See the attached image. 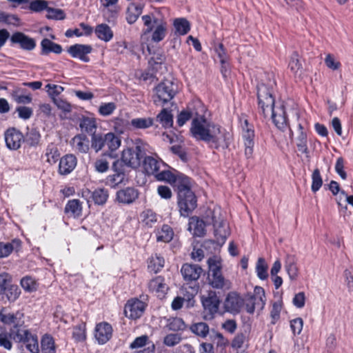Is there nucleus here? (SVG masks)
<instances>
[{"instance_id": "nucleus-1", "label": "nucleus", "mask_w": 353, "mask_h": 353, "mask_svg": "<svg viewBox=\"0 0 353 353\" xmlns=\"http://www.w3.org/2000/svg\"><path fill=\"white\" fill-rule=\"evenodd\" d=\"M190 132L196 140L210 143L215 149L228 148L232 139L230 132L225 128L197 113L192 121Z\"/></svg>"}, {"instance_id": "nucleus-2", "label": "nucleus", "mask_w": 353, "mask_h": 353, "mask_svg": "<svg viewBox=\"0 0 353 353\" xmlns=\"http://www.w3.org/2000/svg\"><path fill=\"white\" fill-rule=\"evenodd\" d=\"M275 81H269L268 83H261L257 85L258 109L261 114L265 118L268 117L270 111L275 105V99L273 96Z\"/></svg>"}, {"instance_id": "nucleus-3", "label": "nucleus", "mask_w": 353, "mask_h": 353, "mask_svg": "<svg viewBox=\"0 0 353 353\" xmlns=\"http://www.w3.org/2000/svg\"><path fill=\"white\" fill-rule=\"evenodd\" d=\"M143 24L146 26L144 34L152 32V40L158 43L163 40L167 33V23L163 19L156 17L153 14H145L141 17Z\"/></svg>"}, {"instance_id": "nucleus-4", "label": "nucleus", "mask_w": 353, "mask_h": 353, "mask_svg": "<svg viewBox=\"0 0 353 353\" xmlns=\"http://www.w3.org/2000/svg\"><path fill=\"white\" fill-rule=\"evenodd\" d=\"M208 213L211 215L210 219H207L208 224H212L214 228V236L216 241L205 240L202 246L205 248L210 247V245H222L225 243V240L230 234L228 224L225 221L219 222L216 220L214 210H208Z\"/></svg>"}, {"instance_id": "nucleus-5", "label": "nucleus", "mask_w": 353, "mask_h": 353, "mask_svg": "<svg viewBox=\"0 0 353 353\" xmlns=\"http://www.w3.org/2000/svg\"><path fill=\"white\" fill-rule=\"evenodd\" d=\"M154 92V103L156 105L163 106L176 95L177 85L172 80L165 79L155 87Z\"/></svg>"}, {"instance_id": "nucleus-6", "label": "nucleus", "mask_w": 353, "mask_h": 353, "mask_svg": "<svg viewBox=\"0 0 353 353\" xmlns=\"http://www.w3.org/2000/svg\"><path fill=\"white\" fill-rule=\"evenodd\" d=\"M19 286L12 283V276L7 273L0 274V297L8 302H14L21 294Z\"/></svg>"}, {"instance_id": "nucleus-7", "label": "nucleus", "mask_w": 353, "mask_h": 353, "mask_svg": "<svg viewBox=\"0 0 353 353\" xmlns=\"http://www.w3.org/2000/svg\"><path fill=\"white\" fill-rule=\"evenodd\" d=\"M145 145L146 144L139 139L137 141V145L134 148H128L123 150L121 155L122 162L132 168H138L141 164V158L143 157Z\"/></svg>"}, {"instance_id": "nucleus-8", "label": "nucleus", "mask_w": 353, "mask_h": 353, "mask_svg": "<svg viewBox=\"0 0 353 353\" xmlns=\"http://www.w3.org/2000/svg\"><path fill=\"white\" fill-rule=\"evenodd\" d=\"M13 339L18 343L26 345L31 353H39L38 336L32 334L28 330L17 329L11 333Z\"/></svg>"}, {"instance_id": "nucleus-9", "label": "nucleus", "mask_w": 353, "mask_h": 353, "mask_svg": "<svg viewBox=\"0 0 353 353\" xmlns=\"http://www.w3.org/2000/svg\"><path fill=\"white\" fill-rule=\"evenodd\" d=\"M201 303L204 310V319H212L218 313L221 300L216 292L210 290L206 296H201Z\"/></svg>"}, {"instance_id": "nucleus-10", "label": "nucleus", "mask_w": 353, "mask_h": 353, "mask_svg": "<svg viewBox=\"0 0 353 353\" xmlns=\"http://www.w3.org/2000/svg\"><path fill=\"white\" fill-rule=\"evenodd\" d=\"M242 137L245 146V155L248 159L252 158L253 148L254 145V126L249 123L247 119L241 121Z\"/></svg>"}, {"instance_id": "nucleus-11", "label": "nucleus", "mask_w": 353, "mask_h": 353, "mask_svg": "<svg viewBox=\"0 0 353 353\" xmlns=\"http://www.w3.org/2000/svg\"><path fill=\"white\" fill-rule=\"evenodd\" d=\"M146 304L138 299L128 300L124 307V314L126 317L136 320L139 319L143 314Z\"/></svg>"}, {"instance_id": "nucleus-12", "label": "nucleus", "mask_w": 353, "mask_h": 353, "mask_svg": "<svg viewBox=\"0 0 353 353\" xmlns=\"http://www.w3.org/2000/svg\"><path fill=\"white\" fill-rule=\"evenodd\" d=\"M178 205L181 215L186 216L197 206V199L194 193L190 190L184 193L183 196H178Z\"/></svg>"}, {"instance_id": "nucleus-13", "label": "nucleus", "mask_w": 353, "mask_h": 353, "mask_svg": "<svg viewBox=\"0 0 353 353\" xmlns=\"http://www.w3.org/2000/svg\"><path fill=\"white\" fill-rule=\"evenodd\" d=\"M274 124L281 131L289 128V123L287 117L285 106L283 104L274 107L270 113Z\"/></svg>"}, {"instance_id": "nucleus-14", "label": "nucleus", "mask_w": 353, "mask_h": 353, "mask_svg": "<svg viewBox=\"0 0 353 353\" xmlns=\"http://www.w3.org/2000/svg\"><path fill=\"white\" fill-rule=\"evenodd\" d=\"M243 305L244 299L235 292H229L223 303L225 310L233 314H239Z\"/></svg>"}, {"instance_id": "nucleus-15", "label": "nucleus", "mask_w": 353, "mask_h": 353, "mask_svg": "<svg viewBox=\"0 0 353 353\" xmlns=\"http://www.w3.org/2000/svg\"><path fill=\"white\" fill-rule=\"evenodd\" d=\"M5 141L6 146L10 150H17L21 147L24 141L23 134L15 128L8 129L5 132Z\"/></svg>"}, {"instance_id": "nucleus-16", "label": "nucleus", "mask_w": 353, "mask_h": 353, "mask_svg": "<svg viewBox=\"0 0 353 353\" xmlns=\"http://www.w3.org/2000/svg\"><path fill=\"white\" fill-rule=\"evenodd\" d=\"M138 196L139 192L137 189L127 187L117 191L116 200L120 203L128 205L134 203Z\"/></svg>"}, {"instance_id": "nucleus-17", "label": "nucleus", "mask_w": 353, "mask_h": 353, "mask_svg": "<svg viewBox=\"0 0 353 353\" xmlns=\"http://www.w3.org/2000/svg\"><path fill=\"white\" fill-rule=\"evenodd\" d=\"M77 159L73 154H68L59 160L58 172L61 175H68L76 168Z\"/></svg>"}, {"instance_id": "nucleus-18", "label": "nucleus", "mask_w": 353, "mask_h": 353, "mask_svg": "<svg viewBox=\"0 0 353 353\" xmlns=\"http://www.w3.org/2000/svg\"><path fill=\"white\" fill-rule=\"evenodd\" d=\"M203 272L199 265L185 263L182 265L181 272L185 281L188 282L197 281Z\"/></svg>"}, {"instance_id": "nucleus-19", "label": "nucleus", "mask_w": 353, "mask_h": 353, "mask_svg": "<svg viewBox=\"0 0 353 353\" xmlns=\"http://www.w3.org/2000/svg\"><path fill=\"white\" fill-rule=\"evenodd\" d=\"M92 49L90 45L74 44L68 48V52L73 58H78L83 62H88L90 59L87 55L91 52Z\"/></svg>"}, {"instance_id": "nucleus-20", "label": "nucleus", "mask_w": 353, "mask_h": 353, "mask_svg": "<svg viewBox=\"0 0 353 353\" xmlns=\"http://www.w3.org/2000/svg\"><path fill=\"white\" fill-rule=\"evenodd\" d=\"M211 215L206 211L205 221L200 219L197 216H192L189 220V228L190 231L193 230L194 235L197 236H203L205 234V226L208 225L207 223V219H210Z\"/></svg>"}, {"instance_id": "nucleus-21", "label": "nucleus", "mask_w": 353, "mask_h": 353, "mask_svg": "<svg viewBox=\"0 0 353 353\" xmlns=\"http://www.w3.org/2000/svg\"><path fill=\"white\" fill-rule=\"evenodd\" d=\"M166 165L161 159L152 156H145L143 161V168L148 175L154 176L160 170L161 165Z\"/></svg>"}, {"instance_id": "nucleus-22", "label": "nucleus", "mask_w": 353, "mask_h": 353, "mask_svg": "<svg viewBox=\"0 0 353 353\" xmlns=\"http://www.w3.org/2000/svg\"><path fill=\"white\" fill-rule=\"evenodd\" d=\"M148 288L150 291L155 293L160 298L164 297L168 290V287L165 283V279L161 276L151 279L148 283Z\"/></svg>"}, {"instance_id": "nucleus-23", "label": "nucleus", "mask_w": 353, "mask_h": 353, "mask_svg": "<svg viewBox=\"0 0 353 353\" xmlns=\"http://www.w3.org/2000/svg\"><path fill=\"white\" fill-rule=\"evenodd\" d=\"M208 279L209 284L213 288L220 290H229L231 288V282L224 278L222 272L208 274Z\"/></svg>"}, {"instance_id": "nucleus-24", "label": "nucleus", "mask_w": 353, "mask_h": 353, "mask_svg": "<svg viewBox=\"0 0 353 353\" xmlns=\"http://www.w3.org/2000/svg\"><path fill=\"white\" fill-rule=\"evenodd\" d=\"M10 41L13 43H19L21 48L27 50H32L35 48V42L22 32H15L11 37Z\"/></svg>"}, {"instance_id": "nucleus-25", "label": "nucleus", "mask_w": 353, "mask_h": 353, "mask_svg": "<svg viewBox=\"0 0 353 353\" xmlns=\"http://www.w3.org/2000/svg\"><path fill=\"white\" fill-rule=\"evenodd\" d=\"M82 202L79 199L69 200L64 208V212L70 217L78 219L82 215Z\"/></svg>"}, {"instance_id": "nucleus-26", "label": "nucleus", "mask_w": 353, "mask_h": 353, "mask_svg": "<svg viewBox=\"0 0 353 353\" xmlns=\"http://www.w3.org/2000/svg\"><path fill=\"white\" fill-rule=\"evenodd\" d=\"M173 186L176 188L178 196H183L184 193L191 190V179L183 173L179 172Z\"/></svg>"}, {"instance_id": "nucleus-27", "label": "nucleus", "mask_w": 353, "mask_h": 353, "mask_svg": "<svg viewBox=\"0 0 353 353\" xmlns=\"http://www.w3.org/2000/svg\"><path fill=\"white\" fill-rule=\"evenodd\" d=\"M112 328L108 323H101L96 327V338L99 343H105L112 336Z\"/></svg>"}, {"instance_id": "nucleus-28", "label": "nucleus", "mask_w": 353, "mask_h": 353, "mask_svg": "<svg viewBox=\"0 0 353 353\" xmlns=\"http://www.w3.org/2000/svg\"><path fill=\"white\" fill-rule=\"evenodd\" d=\"M73 149L80 153H87L89 150V140L85 134H79L70 141Z\"/></svg>"}, {"instance_id": "nucleus-29", "label": "nucleus", "mask_w": 353, "mask_h": 353, "mask_svg": "<svg viewBox=\"0 0 353 353\" xmlns=\"http://www.w3.org/2000/svg\"><path fill=\"white\" fill-rule=\"evenodd\" d=\"M179 174V172L174 169H172V170H163L162 171L159 170L154 176L157 181H163L172 185L177 179L176 177Z\"/></svg>"}, {"instance_id": "nucleus-30", "label": "nucleus", "mask_w": 353, "mask_h": 353, "mask_svg": "<svg viewBox=\"0 0 353 353\" xmlns=\"http://www.w3.org/2000/svg\"><path fill=\"white\" fill-rule=\"evenodd\" d=\"M285 268L291 280L296 279L299 274V268L296 265V259L294 255L288 254L286 256Z\"/></svg>"}, {"instance_id": "nucleus-31", "label": "nucleus", "mask_w": 353, "mask_h": 353, "mask_svg": "<svg viewBox=\"0 0 353 353\" xmlns=\"http://www.w3.org/2000/svg\"><path fill=\"white\" fill-rule=\"evenodd\" d=\"M21 242L19 239H14L10 243L0 242V259L8 256L13 250H18L21 248Z\"/></svg>"}, {"instance_id": "nucleus-32", "label": "nucleus", "mask_w": 353, "mask_h": 353, "mask_svg": "<svg viewBox=\"0 0 353 353\" xmlns=\"http://www.w3.org/2000/svg\"><path fill=\"white\" fill-rule=\"evenodd\" d=\"M41 54H48L50 52L61 54L62 47L61 45L54 43L48 39H43L41 42Z\"/></svg>"}, {"instance_id": "nucleus-33", "label": "nucleus", "mask_w": 353, "mask_h": 353, "mask_svg": "<svg viewBox=\"0 0 353 353\" xmlns=\"http://www.w3.org/2000/svg\"><path fill=\"white\" fill-rule=\"evenodd\" d=\"M81 130L89 134L92 135L96 133L97 122L94 118L83 117L79 121Z\"/></svg>"}, {"instance_id": "nucleus-34", "label": "nucleus", "mask_w": 353, "mask_h": 353, "mask_svg": "<svg viewBox=\"0 0 353 353\" xmlns=\"http://www.w3.org/2000/svg\"><path fill=\"white\" fill-rule=\"evenodd\" d=\"M154 119L152 117H138L130 121V125L135 130H145L152 127Z\"/></svg>"}, {"instance_id": "nucleus-35", "label": "nucleus", "mask_w": 353, "mask_h": 353, "mask_svg": "<svg viewBox=\"0 0 353 353\" xmlns=\"http://www.w3.org/2000/svg\"><path fill=\"white\" fill-rule=\"evenodd\" d=\"M156 120L164 128H171L173 125V116L170 111L168 110L166 108H163L157 114Z\"/></svg>"}, {"instance_id": "nucleus-36", "label": "nucleus", "mask_w": 353, "mask_h": 353, "mask_svg": "<svg viewBox=\"0 0 353 353\" xmlns=\"http://www.w3.org/2000/svg\"><path fill=\"white\" fill-rule=\"evenodd\" d=\"M97 37L104 41H109L113 37V32L111 28L105 23L98 25L95 29Z\"/></svg>"}, {"instance_id": "nucleus-37", "label": "nucleus", "mask_w": 353, "mask_h": 353, "mask_svg": "<svg viewBox=\"0 0 353 353\" xmlns=\"http://www.w3.org/2000/svg\"><path fill=\"white\" fill-rule=\"evenodd\" d=\"M45 157H46V161L51 165L57 162L60 157V152L56 144L50 143L48 145Z\"/></svg>"}, {"instance_id": "nucleus-38", "label": "nucleus", "mask_w": 353, "mask_h": 353, "mask_svg": "<svg viewBox=\"0 0 353 353\" xmlns=\"http://www.w3.org/2000/svg\"><path fill=\"white\" fill-rule=\"evenodd\" d=\"M143 6L141 4L132 3L128 8L126 20L128 23H134L141 14Z\"/></svg>"}, {"instance_id": "nucleus-39", "label": "nucleus", "mask_w": 353, "mask_h": 353, "mask_svg": "<svg viewBox=\"0 0 353 353\" xmlns=\"http://www.w3.org/2000/svg\"><path fill=\"white\" fill-rule=\"evenodd\" d=\"M299 128L301 130L296 140V147L298 150L303 154H305L306 157H309V150L307 144V134L303 131L301 124L299 125Z\"/></svg>"}, {"instance_id": "nucleus-40", "label": "nucleus", "mask_w": 353, "mask_h": 353, "mask_svg": "<svg viewBox=\"0 0 353 353\" xmlns=\"http://www.w3.org/2000/svg\"><path fill=\"white\" fill-rule=\"evenodd\" d=\"M165 260L159 254L151 256L148 261V270L154 273L159 272L164 266Z\"/></svg>"}, {"instance_id": "nucleus-41", "label": "nucleus", "mask_w": 353, "mask_h": 353, "mask_svg": "<svg viewBox=\"0 0 353 353\" xmlns=\"http://www.w3.org/2000/svg\"><path fill=\"white\" fill-rule=\"evenodd\" d=\"M173 236L174 232L168 225H163L161 230L157 232V241L168 243L173 239Z\"/></svg>"}, {"instance_id": "nucleus-42", "label": "nucleus", "mask_w": 353, "mask_h": 353, "mask_svg": "<svg viewBox=\"0 0 353 353\" xmlns=\"http://www.w3.org/2000/svg\"><path fill=\"white\" fill-rule=\"evenodd\" d=\"M105 140L108 142L107 152H112L116 151L121 144L120 137L113 132H108L107 137H105Z\"/></svg>"}, {"instance_id": "nucleus-43", "label": "nucleus", "mask_w": 353, "mask_h": 353, "mask_svg": "<svg viewBox=\"0 0 353 353\" xmlns=\"http://www.w3.org/2000/svg\"><path fill=\"white\" fill-rule=\"evenodd\" d=\"M108 190L105 188L95 189L92 193V200L97 205L105 204L108 199Z\"/></svg>"}, {"instance_id": "nucleus-44", "label": "nucleus", "mask_w": 353, "mask_h": 353, "mask_svg": "<svg viewBox=\"0 0 353 353\" xmlns=\"http://www.w3.org/2000/svg\"><path fill=\"white\" fill-rule=\"evenodd\" d=\"M176 32L180 35H185L190 30V23L185 18H177L174 21Z\"/></svg>"}, {"instance_id": "nucleus-45", "label": "nucleus", "mask_w": 353, "mask_h": 353, "mask_svg": "<svg viewBox=\"0 0 353 353\" xmlns=\"http://www.w3.org/2000/svg\"><path fill=\"white\" fill-rule=\"evenodd\" d=\"M190 330L196 336L204 339L209 334L210 328L206 323L199 322L193 323L190 326Z\"/></svg>"}, {"instance_id": "nucleus-46", "label": "nucleus", "mask_w": 353, "mask_h": 353, "mask_svg": "<svg viewBox=\"0 0 353 353\" xmlns=\"http://www.w3.org/2000/svg\"><path fill=\"white\" fill-rule=\"evenodd\" d=\"M42 353H56L54 341L53 338L48 335H44L41 341Z\"/></svg>"}, {"instance_id": "nucleus-47", "label": "nucleus", "mask_w": 353, "mask_h": 353, "mask_svg": "<svg viewBox=\"0 0 353 353\" xmlns=\"http://www.w3.org/2000/svg\"><path fill=\"white\" fill-rule=\"evenodd\" d=\"M141 216L142 218V222L148 227H152V225L157 221V216L151 210H144Z\"/></svg>"}, {"instance_id": "nucleus-48", "label": "nucleus", "mask_w": 353, "mask_h": 353, "mask_svg": "<svg viewBox=\"0 0 353 353\" xmlns=\"http://www.w3.org/2000/svg\"><path fill=\"white\" fill-rule=\"evenodd\" d=\"M256 272L258 277L261 280L268 278V265L263 258H259L256 265Z\"/></svg>"}, {"instance_id": "nucleus-49", "label": "nucleus", "mask_w": 353, "mask_h": 353, "mask_svg": "<svg viewBox=\"0 0 353 353\" xmlns=\"http://www.w3.org/2000/svg\"><path fill=\"white\" fill-rule=\"evenodd\" d=\"M125 178L124 171H117V173H114L112 175H109L106 179V183L111 187H115L116 185L121 183Z\"/></svg>"}, {"instance_id": "nucleus-50", "label": "nucleus", "mask_w": 353, "mask_h": 353, "mask_svg": "<svg viewBox=\"0 0 353 353\" xmlns=\"http://www.w3.org/2000/svg\"><path fill=\"white\" fill-rule=\"evenodd\" d=\"M244 305L247 312L249 314H253L256 307H260V302L257 301L256 296H250L249 294L244 301Z\"/></svg>"}, {"instance_id": "nucleus-51", "label": "nucleus", "mask_w": 353, "mask_h": 353, "mask_svg": "<svg viewBox=\"0 0 353 353\" xmlns=\"http://www.w3.org/2000/svg\"><path fill=\"white\" fill-rule=\"evenodd\" d=\"M41 139L39 132L34 130L31 129L26 133L25 141L30 146H35L39 144Z\"/></svg>"}, {"instance_id": "nucleus-52", "label": "nucleus", "mask_w": 353, "mask_h": 353, "mask_svg": "<svg viewBox=\"0 0 353 353\" xmlns=\"http://www.w3.org/2000/svg\"><path fill=\"white\" fill-rule=\"evenodd\" d=\"M103 133H94L91 137V146L98 152L100 150H103Z\"/></svg>"}, {"instance_id": "nucleus-53", "label": "nucleus", "mask_w": 353, "mask_h": 353, "mask_svg": "<svg viewBox=\"0 0 353 353\" xmlns=\"http://www.w3.org/2000/svg\"><path fill=\"white\" fill-rule=\"evenodd\" d=\"M208 265L209 272L208 274H212L214 273H221V263L219 259L216 257L213 256L210 257L208 260Z\"/></svg>"}, {"instance_id": "nucleus-54", "label": "nucleus", "mask_w": 353, "mask_h": 353, "mask_svg": "<svg viewBox=\"0 0 353 353\" xmlns=\"http://www.w3.org/2000/svg\"><path fill=\"white\" fill-rule=\"evenodd\" d=\"M167 327L170 330L179 331L183 330L185 327L184 321L181 318H171L168 320Z\"/></svg>"}, {"instance_id": "nucleus-55", "label": "nucleus", "mask_w": 353, "mask_h": 353, "mask_svg": "<svg viewBox=\"0 0 353 353\" xmlns=\"http://www.w3.org/2000/svg\"><path fill=\"white\" fill-rule=\"evenodd\" d=\"M311 189L313 192H316L322 186L323 180L319 169H315L312 174Z\"/></svg>"}, {"instance_id": "nucleus-56", "label": "nucleus", "mask_w": 353, "mask_h": 353, "mask_svg": "<svg viewBox=\"0 0 353 353\" xmlns=\"http://www.w3.org/2000/svg\"><path fill=\"white\" fill-rule=\"evenodd\" d=\"M21 285L26 292H33L37 290L36 282L31 276H25L21 280Z\"/></svg>"}, {"instance_id": "nucleus-57", "label": "nucleus", "mask_w": 353, "mask_h": 353, "mask_svg": "<svg viewBox=\"0 0 353 353\" xmlns=\"http://www.w3.org/2000/svg\"><path fill=\"white\" fill-rule=\"evenodd\" d=\"M289 68L294 74H297L301 69V63L299 61V54L296 52H294L290 57Z\"/></svg>"}, {"instance_id": "nucleus-58", "label": "nucleus", "mask_w": 353, "mask_h": 353, "mask_svg": "<svg viewBox=\"0 0 353 353\" xmlns=\"http://www.w3.org/2000/svg\"><path fill=\"white\" fill-rule=\"evenodd\" d=\"M30 9L34 12H41L44 10L48 11V1L46 0H32L30 3Z\"/></svg>"}, {"instance_id": "nucleus-59", "label": "nucleus", "mask_w": 353, "mask_h": 353, "mask_svg": "<svg viewBox=\"0 0 353 353\" xmlns=\"http://www.w3.org/2000/svg\"><path fill=\"white\" fill-rule=\"evenodd\" d=\"M116 108V104L113 102L101 103L99 108V112L102 116H109L113 113Z\"/></svg>"}, {"instance_id": "nucleus-60", "label": "nucleus", "mask_w": 353, "mask_h": 353, "mask_svg": "<svg viewBox=\"0 0 353 353\" xmlns=\"http://www.w3.org/2000/svg\"><path fill=\"white\" fill-rule=\"evenodd\" d=\"M181 341V336L179 334H167L163 339V343L168 347H173L179 344Z\"/></svg>"}, {"instance_id": "nucleus-61", "label": "nucleus", "mask_w": 353, "mask_h": 353, "mask_svg": "<svg viewBox=\"0 0 353 353\" xmlns=\"http://www.w3.org/2000/svg\"><path fill=\"white\" fill-rule=\"evenodd\" d=\"M16 112L18 113V117L23 120L29 119L33 114V110L27 106H18L16 108Z\"/></svg>"}, {"instance_id": "nucleus-62", "label": "nucleus", "mask_w": 353, "mask_h": 353, "mask_svg": "<svg viewBox=\"0 0 353 353\" xmlns=\"http://www.w3.org/2000/svg\"><path fill=\"white\" fill-rule=\"evenodd\" d=\"M13 100L18 104H29L32 102V98L30 94H22L18 91L12 94Z\"/></svg>"}, {"instance_id": "nucleus-63", "label": "nucleus", "mask_w": 353, "mask_h": 353, "mask_svg": "<svg viewBox=\"0 0 353 353\" xmlns=\"http://www.w3.org/2000/svg\"><path fill=\"white\" fill-rule=\"evenodd\" d=\"M52 101L57 107L65 112H70L72 110L71 105L61 97H52Z\"/></svg>"}, {"instance_id": "nucleus-64", "label": "nucleus", "mask_w": 353, "mask_h": 353, "mask_svg": "<svg viewBox=\"0 0 353 353\" xmlns=\"http://www.w3.org/2000/svg\"><path fill=\"white\" fill-rule=\"evenodd\" d=\"M303 326V321L301 318H296L290 321V327L294 335L299 334Z\"/></svg>"}]
</instances>
